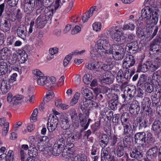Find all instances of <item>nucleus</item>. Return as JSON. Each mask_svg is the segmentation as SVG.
I'll list each match as a JSON object with an SVG mask.
<instances>
[{"instance_id":"f257e3e1","label":"nucleus","mask_w":161,"mask_h":161,"mask_svg":"<svg viewBox=\"0 0 161 161\" xmlns=\"http://www.w3.org/2000/svg\"><path fill=\"white\" fill-rule=\"evenodd\" d=\"M110 45L106 39L99 40L94 47H91L90 51V56L94 59L98 57L99 55L104 56L110 51Z\"/></svg>"},{"instance_id":"f03ea898","label":"nucleus","mask_w":161,"mask_h":161,"mask_svg":"<svg viewBox=\"0 0 161 161\" xmlns=\"http://www.w3.org/2000/svg\"><path fill=\"white\" fill-rule=\"evenodd\" d=\"M121 88V90H124V94H121L122 97L124 99V101H127L131 99L134 96L136 92V88L134 86L128 84V82L123 83L120 86L119 85L116 84L113 85L112 89V92H115L118 93L119 89Z\"/></svg>"},{"instance_id":"7ed1b4c3","label":"nucleus","mask_w":161,"mask_h":161,"mask_svg":"<svg viewBox=\"0 0 161 161\" xmlns=\"http://www.w3.org/2000/svg\"><path fill=\"white\" fill-rule=\"evenodd\" d=\"M114 62V60L111 58L107 60V64L106 65H103L102 62L97 61L86 63L85 66L88 69L95 71H99L102 69L107 70L113 68Z\"/></svg>"},{"instance_id":"20e7f679","label":"nucleus","mask_w":161,"mask_h":161,"mask_svg":"<svg viewBox=\"0 0 161 161\" xmlns=\"http://www.w3.org/2000/svg\"><path fill=\"white\" fill-rule=\"evenodd\" d=\"M119 26L113 27L108 30L111 38L114 42L119 45L124 44L127 40V35L122 33Z\"/></svg>"},{"instance_id":"39448f33","label":"nucleus","mask_w":161,"mask_h":161,"mask_svg":"<svg viewBox=\"0 0 161 161\" xmlns=\"http://www.w3.org/2000/svg\"><path fill=\"white\" fill-rule=\"evenodd\" d=\"M141 17L146 19L147 20L151 19V23L153 25H156L158 21V16L157 13L155 11H152L149 8L143 9L141 11Z\"/></svg>"},{"instance_id":"423d86ee","label":"nucleus","mask_w":161,"mask_h":161,"mask_svg":"<svg viewBox=\"0 0 161 161\" xmlns=\"http://www.w3.org/2000/svg\"><path fill=\"white\" fill-rule=\"evenodd\" d=\"M108 53H111L114 59L118 60H121L123 58L125 51L124 48L121 46L114 44L112 46L110 51Z\"/></svg>"},{"instance_id":"0eeeda50","label":"nucleus","mask_w":161,"mask_h":161,"mask_svg":"<svg viewBox=\"0 0 161 161\" xmlns=\"http://www.w3.org/2000/svg\"><path fill=\"white\" fill-rule=\"evenodd\" d=\"M60 0H56L53 5H48L45 6V8L44 11V18L47 21H50L51 20L54 10L56 9L59 7Z\"/></svg>"},{"instance_id":"6e6552de","label":"nucleus","mask_w":161,"mask_h":161,"mask_svg":"<svg viewBox=\"0 0 161 161\" xmlns=\"http://www.w3.org/2000/svg\"><path fill=\"white\" fill-rule=\"evenodd\" d=\"M58 120L56 115L50 114L49 115L47 124V128L50 132H53L57 128Z\"/></svg>"},{"instance_id":"1a4fd4ad","label":"nucleus","mask_w":161,"mask_h":161,"mask_svg":"<svg viewBox=\"0 0 161 161\" xmlns=\"http://www.w3.org/2000/svg\"><path fill=\"white\" fill-rule=\"evenodd\" d=\"M114 76L110 71H108L99 77V79L102 83L111 84L113 82Z\"/></svg>"},{"instance_id":"9d476101","label":"nucleus","mask_w":161,"mask_h":161,"mask_svg":"<svg viewBox=\"0 0 161 161\" xmlns=\"http://www.w3.org/2000/svg\"><path fill=\"white\" fill-rule=\"evenodd\" d=\"M65 145V140L63 138H60L57 141L53 146V151L54 154L56 155L59 154L61 152L62 149Z\"/></svg>"},{"instance_id":"9b49d317","label":"nucleus","mask_w":161,"mask_h":161,"mask_svg":"<svg viewBox=\"0 0 161 161\" xmlns=\"http://www.w3.org/2000/svg\"><path fill=\"white\" fill-rule=\"evenodd\" d=\"M135 60L133 56L128 55L124 59L123 63V68L128 69L133 66L135 64Z\"/></svg>"},{"instance_id":"f8f14e48","label":"nucleus","mask_w":161,"mask_h":161,"mask_svg":"<svg viewBox=\"0 0 161 161\" xmlns=\"http://www.w3.org/2000/svg\"><path fill=\"white\" fill-rule=\"evenodd\" d=\"M62 155L66 158L65 161H72L73 156V149L72 147L68 148L67 150L64 149L62 152Z\"/></svg>"},{"instance_id":"ddd939ff","label":"nucleus","mask_w":161,"mask_h":161,"mask_svg":"<svg viewBox=\"0 0 161 161\" xmlns=\"http://www.w3.org/2000/svg\"><path fill=\"white\" fill-rule=\"evenodd\" d=\"M81 137V135L80 132H74L71 134L67 138V142L69 143H71V145L73 146L72 143L75 142L77 141Z\"/></svg>"},{"instance_id":"4468645a","label":"nucleus","mask_w":161,"mask_h":161,"mask_svg":"<svg viewBox=\"0 0 161 161\" xmlns=\"http://www.w3.org/2000/svg\"><path fill=\"white\" fill-rule=\"evenodd\" d=\"M81 94L85 99L92 100L93 97V93L91 90L86 87H82L81 90Z\"/></svg>"},{"instance_id":"2eb2a0df","label":"nucleus","mask_w":161,"mask_h":161,"mask_svg":"<svg viewBox=\"0 0 161 161\" xmlns=\"http://www.w3.org/2000/svg\"><path fill=\"white\" fill-rule=\"evenodd\" d=\"M47 20L44 18L43 14L39 15L35 21V24L37 27L42 28L44 27Z\"/></svg>"},{"instance_id":"dca6fc26","label":"nucleus","mask_w":161,"mask_h":161,"mask_svg":"<svg viewBox=\"0 0 161 161\" xmlns=\"http://www.w3.org/2000/svg\"><path fill=\"white\" fill-rule=\"evenodd\" d=\"M138 48V43L136 41L127 44L125 47V50L130 53H132V52L136 51Z\"/></svg>"},{"instance_id":"f3484780","label":"nucleus","mask_w":161,"mask_h":161,"mask_svg":"<svg viewBox=\"0 0 161 161\" xmlns=\"http://www.w3.org/2000/svg\"><path fill=\"white\" fill-rule=\"evenodd\" d=\"M134 138L136 143L143 144L145 142L146 134L144 132L137 133L135 135Z\"/></svg>"},{"instance_id":"a211bd4d","label":"nucleus","mask_w":161,"mask_h":161,"mask_svg":"<svg viewBox=\"0 0 161 161\" xmlns=\"http://www.w3.org/2000/svg\"><path fill=\"white\" fill-rule=\"evenodd\" d=\"M96 7L95 6L91 7L87 12L83 14L82 18V20L83 22L85 23L86 22L89 18L92 15L93 12L96 11Z\"/></svg>"},{"instance_id":"6ab92c4d","label":"nucleus","mask_w":161,"mask_h":161,"mask_svg":"<svg viewBox=\"0 0 161 161\" xmlns=\"http://www.w3.org/2000/svg\"><path fill=\"white\" fill-rule=\"evenodd\" d=\"M78 116L81 125L82 127H84V130L88 128L90 122L92 121V120L90 119H89L87 123H86V118L85 116L81 114H80Z\"/></svg>"},{"instance_id":"aec40b11","label":"nucleus","mask_w":161,"mask_h":161,"mask_svg":"<svg viewBox=\"0 0 161 161\" xmlns=\"http://www.w3.org/2000/svg\"><path fill=\"white\" fill-rule=\"evenodd\" d=\"M24 6V10L26 13H29L32 10V8L35 5V0H27Z\"/></svg>"},{"instance_id":"412c9836","label":"nucleus","mask_w":161,"mask_h":161,"mask_svg":"<svg viewBox=\"0 0 161 161\" xmlns=\"http://www.w3.org/2000/svg\"><path fill=\"white\" fill-rule=\"evenodd\" d=\"M47 137V136H41L39 137L38 140L37 146L40 151H42L44 149V147L46 146L47 143L46 140Z\"/></svg>"},{"instance_id":"4be33fe9","label":"nucleus","mask_w":161,"mask_h":161,"mask_svg":"<svg viewBox=\"0 0 161 161\" xmlns=\"http://www.w3.org/2000/svg\"><path fill=\"white\" fill-rule=\"evenodd\" d=\"M38 151L34 145L31 144L29 145V149L28 150L29 155L31 157L35 158L38 155Z\"/></svg>"},{"instance_id":"5701e85b","label":"nucleus","mask_w":161,"mask_h":161,"mask_svg":"<svg viewBox=\"0 0 161 161\" xmlns=\"http://www.w3.org/2000/svg\"><path fill=\"white\" fill-rule=\"evenodd\" d=\"M61 127L65 130L69 129L70 126V123L69 119L67 117H64L61 118Z\"/></svg>"},{"instance_id":"b1692460","label":"nucleus","mask_w":161,"mask_h":161,"mask_svg":"<svg viewBox=\"0 0 161 161\" xmlns=\"http://www.w3.org/2000/svg\"><path fill=\"white\" fill-rule=\"evenodd\" d=\"M11 86L10 85L9 81L7 80H3L2 82L1 88L3 92L6 93L11 89Z\"/></svg>"},{"instance_id":"393cba45","label":"nucleus","mask_w":161,"mask_h":161,"mask_svg":"<svg viewBox=\"0 0 161 161\" xmlns=\"http://www.w3.org/2000/svg\"><path fill=\"white\" fill-rule=\"evenodd\" d=\"M26 27L23 25H20L17 29V34L20 37H25L27 35Z\"/></svg>"},{"instance_id":"a878e982","label":"nucleus","mask_w":161,"mask_h":161,"mask_svg":"<svg viewBox=\"0 0 161 161\" xmlns=\"http://www.w3.org/2000/svg\"><path fill=\"white\" fill-rule=\"evenodd\" d=\"M140 109L138 102L136 100L133 101L130 105L129 111L131 114L137 112Z\"/></svg>"},{"instance_id":"bb28decb","label":"nucleus","mask_w":161,"mask_h":161,"mask_svg":"<svg viewBox=\"0 0 161 161\" xmlns=\"http://www.w3.org/2000/svg\"><path fill=\"white\" fill-rule=\"evenodd\" d=\"M92 100L85 99L83 102V105L86 108H92L96 107L97 104Z\"/></svg>"},{"instance_id":"cd10ccee","label":"nucleus","mask_w":161,"mask_h":161,"mask_svg":"<svg viewBox=\"0 0 161 161\" xmlns=\"http://www.w3.org/2000/svg\"><path fill=\"white\" fill-rule=\"evenodd\" d=\"M113 99L111 101V103L109 104L110 108L112 110H115L117 109V104L118 100V97L117 94L114 93L112 96Z\"/></svg>"},{"instance_id":"c85d7f7f","label":"nucleus","mask_w":161,"mask_h":161,"mask_svg":"<svg viewBox=\"0 0 161 161\" xmlns=\"http://www.w3.org/2000/svg\"><path fill=\"white\" fill-rule=\"evenodd\" d=\"M8 64L3 61L0 62V75L4 74L6 73L8 70Z\"/></svg>"},{"instance_id":"c756f323","label":"nucleus","mask_w":161,"mask_h":161,"mask_svg":"<svg viewBox=\"0 0 161 161\" xmlns=\"http://www.w3.org/2000/svg\"><path fill=\"white\" fill-rule=\"evenodd\" d=\"M54 0H36V4L37 6L41 7L42 5L47 6L48 5H53V3Z\"/></svg>"},{"instance_id":"7c9ffc66","label":"nucleus","mask_w":161,"mask_h":161,"mask_svg":"<svg viewBox=\"0 0 161 161\" xmlns=\"http://www.w3.org/2000/svg\"><path fill=\"white\" fill-rule=\"evenodd\" d=\"M41 151L43 152V154L46 157H48L50 156L52 154L56 155V154H54L53 151V148L52 149L51 147H44V149L42 151Z\"/></svg>"},{"instance_id":"2f4dec72","label":"nucleus","mask_w":161,"mask_h":161,"mask_svg":"<svg viewBox=\"0 0 161 161\" xmlns=\"http://www.w3.org/2000/svg\"><path fill=\"white\" fill-rule=\"evenodd\" d=\"M153 131L159 132L161 131V122L159 120L154 121L153 124L151 128Z\"/></svg>"},{"instance_id":"473e14b6","label":"nucleus","mask_w":161,"mask_h":161,"mask_svg":"<svg viewBox=\"0 0 161 161\" xmlns=\"http://www.w3.org/2000/svg\"><path fill=\"white\" fill-rule=\"evenodd\" d=\"M124 128L123 133L124 135H131L133 133V130L131 125L130 124L123 125Z\"/></svg>"},{"instance_id":"72a5a7b5","label":"nucleus","mask_w":161,"mask_h":161,"mask_svg":"<svg viewBox=\"0 0 161 161\" xmlns=\"http://www.w3.org/2000/svg\"><path fill=\"white\" fill-rule=\"evenodd\" d=\"M9 50L7 47H4L0 50V59L4 60L7 58Z\"/></svg>"},{"instance_id":"f704fd0d","label":"nucleus","mask_w":161,"mask_h":161,"mask_svg":"<svg viewBox=\"0 0 161 161\" xmlns=\"http://www.w3.org/2000/svg\"><path fill=\"white\" fill-rule=\"evenodd\" d=\"M18 53L19 55V57L20 58V62L21 63H24L27 60L28 55L25 51L19 50L18 51Z\"/></svg>"},{"instance_id":"c9c22d12","label":"nucleus","mask_w":161,"mask_h":161,"mask_svg":"<svg viewBox=\"0 0 161 161\" xmlns=\"http://www.w3.org/2000/svg\"><path fill=\"white\" fill-rule=\"evenodd\" d=\"M47 81V77L44 75L41 77L36 78V82L38 85L41 86L46 85Z\"/></svg>"},{"instance_id":"e433bc0d","label":"nucleus","mask_w":161,"mask_h":161,"mask_svg":"<svg viewBox=\"0 0 161 161\" xmlns=\"http://www.w3.org/2000/svg\"><path fill=\"white\" fill-rule=\"evenodd\" d=\"M54 97V93L51 91H48L47 93L46 96L43 98V102L45 103L52 99Z\"/></svg>"},{"instance_id":"4c0bfd02","label":"nucleus","mask_w":161,"mask_h":161,"mask_svg":"<svg viewBox=\"0 0 161 161\" xmlns=\"http://www.w3.org/2000/svg\"><path fill=\"white\" fill-rule=\"evenodd\" d=\"M72 161H87V157L84 154H79L74 157Z\"/></svg>"},{"instance_id":"58836bf2","label":"nucleus","mask_w":161,"mask_h":161,"mask_svg":"<svg viewBox=\"0 0 161 161\" xmlns=\"http://www.w3.org/2000/svg\"><path fill=\"white\" fill-rule=\"evenodd\" d=\"M92 79V75L89 74L84 75L83 77L84 83L86 85L89 84Z\"/></svg>"},{"instance_id":"ea45409f","label":"nucleus","mask_w":161,"mask_h":161,"mask_svg":"<svg viewBox=\"0 0 161 161\" xmlns=\"http://www.w3.org/2000/svg\"><path fill=\"white\" fill-rule=\"evenodd\" d=\"M93 30L96 32L100 31L102 28V25L100 22H96L94 23L92 25Z\"/></svg>"},{"instance_id":"a19ab883","label":"nucleus","mask_w":161,"mask_h":161,"mask_svg":"<svg viewBox=\"0 0 161 161\" xmlns=\"http://www.w3.org/2000/svg\"><path fill=\"white\" fill-rule=\"evenodd\" d=\"M139 126L141 127L146 128L147 126V120L144 117H141L138 119Z\"/></svg>"},{"instance_id":"79ce46f5","label":"nucleus","mask_w":161,"mask_h":161,"mask_svg":"<svg viewBox=\"0 0 161 161\" xmlns=\"http://www.w3.org/2000/svg\"><path fill=\"white\" fill-rule=\"evenodd\" d=\"M138 69L139 71L143 72H145L147 71L149 69L147 62L139 65L138 67Z\"/></svg>"},{"instance_id":"37998d69","label":"nucleus","mask_w":161,"mask_h":161,"mask_svg":"<svg viewBox=\"0 0 161 161\" xmlns=\"http://www.w3.org/2000/svg\"><path fill=\"white\" fill-rule=\"evenodd\" d=\"M80 96V93L78 92H76L71 100L70 103V105L71 106L75 105L77 103Z\"/></svg>"},{"instance_id":"c03bdc74","label":"nucleus","mask_w":161,"mask_h":161,"mask_svg":"<svg viewBox=\"0 0 161 161\" xmlns=\"http://www.w3.org/2000/svg\"><path fill=\"white\" fill-rule=\"evenodd\" d=\"M116 78L117 81L119 83H122L124 77L123 72L122 70H120L117 72Z\"/></svg>"},{"instance_id":"a18cd8bd","label":"nucleus","mask_w":161,"mask_h":161,"mask_svg":"<svg viewBox=\"0 0 161 161\" xmlns=\"http://www.w3.org/2000/svg\"><path fill=\"white\" fill-rule=\"evenodd\" d=\"M151 104V101L149 98L145 97L144 98L142 103V107L143 108L149 107Z\"/></svg>"},{"instance_id":"49530a36","label":"nucleus","mask_w":161,"mask_h":161,"mask_svg":"<svg viewBox=\"0 0 161 161\" xmlns=\"http://www.w3.org/2000/svg\"><path fill=\"white\" fill-rule=\"evenodd\" d=\"M17 55L15 53L12 54L9 57L8 62L11 64H14L15 63L17 60Z\"/></svg>"},{"instance_id":"de8ad7c7","label":"nucleus","mask_w":161,"mask_h":161,"mask_svg":"<svg viewBox=\"0 0 161 161\" xmlns=\"http://www.w3.org/2000/svg\"><path fill=\"white\" fill-rule=\"evenodd\" d=\"M72 56V54L71 53L65 57L63 61V64L64 67H66L69 64Z\"/></svg>"},{"instance_id":"09e8293b","label":"nucleus","mask_w":161,"mask_h":161,"mask_svg":"<svg viewBox=\"0 0 161 161\" xmlns=\"http://www.w3.org/2000/svg\"><path fill=\"white\" fill-rule=\"evenodd\" d=\"M135 26L134 25L131 23H130L128 24H125L123 27L122 29L123 30H129L131 31H133L134 30Z\"/></svg>"},{"instance_id":"8fccbe9b","label":"nucleus","mask_w":161,"mask_h":161,"mask_svg":"<svg viewBox=\"0 0 161 161\" xmlns=\"http://www.w3.org/2000/svg\"><path fill=\"white\" fill-rule=\"evenodd\" d=\"M38 112L37 108H36L34 109L30 118V120L31 121L34 122L36 121Z\"/></svg>"},{"instance_id":"3c124183","label":"nucleus","mask_w":161,"mask_h":161,"mask_svg":"<svg viewBox=\"0 0 161 161\" xmlns=\"http://www.w3.org/2000/svg\"><path fill=\"white\" fill-rule=\"evenodd\" d=\"M14 155V153L13 151L9 150L6 156V161H13Z\"/></svg>"},{"instance_id":"603ef678","label":"nucleus","mask_w":161,"mask_h":161,"mask_svg":"<svg viewBox=\"0 0 161 161\" xmlns=\"http://www.w3.org/2000/svg\"><path fill=\"white\" fill-rule=\"evenodd\" d=\"M56 80V78L54 77L53 76L51 77L50 78V80H48V82L47 81L46 86L49 88H51L53 86Z\"/></svg>"},{"instance_id":"864d4df0","label":"nucleus","mask_w":161,"mask_h":161,"mask_svg":"<svg viewBox=\"0 0 161 161\" xmlns=\"http://www.w3.org/2000/svg\"><path fill=\"white\" fill-rule=\"evenodd\" d=\"M2 28L3 31L6 32L9 30L10 24L8 21H5L2 26Z\"/></svg>"},{"instance_id":"5fc2aeb1","label":"nucleus","mask_w":161,"mask_h":161,"mask_svg":"<svg viewBox=\"0 0 161 161\" xmlns=\"http://www.w3.org/2000/svg\"><path fill=\"white\" fill-rule=\"evenodd\" d=\"M32 73L37 78L41 77L44 75L40 70L38 69H35L33 70L32 71Z\"/></svg>"},{"instance_id":"6e6d98bb","label":"nucleus","mask_w":161,"mask_h":161,"mask_svg":"<svg viewBox=\"0 0 161 161\" xmlns=\"http://www.w3.org/2000/svg\"><path fill=\"white\" fill-rule=\"evenodd\" d=\"M149 69L151 71H154L158 69L155 65V64L153 63L152 61H147Z\"/></svg>"},{"instance_id":"4d7b16f0","label":"nucleus","mask_w":161,"mask_h":161,"mask_svg":"<svg viewBox=\"0 0 161 161\" xmlns=\"http://www.w3.org/2000/svg\"><path fill=\"white\" fill-rule=\"evenodd\" d=\"M147 80V76L145 75H142L140 77L138 82L140 85L144 84L146 83Z\"/></svg>"},{"instance_id":"13d9d810","label":"nucleus","mask_w":161,"mask_h":161,"mask_svg":"<svg viewBox=\"0 0 161 161\" xmlns=\"http://www.w3.org/2000/svg\"><path fill=\"white\" fill-rule=\"evenodd\" d=\"M14 97H13V95L11 93L9 92L7 95V101L10 103L11 104H14V102L13 100V98Z\"/></svg>"},{"instance_id":"bf43d9fd","label":"nucleus","mask_w":161,"mask_h":161,"mask_svg":"<svg viewBox=\"0 0 161 161\" xmlns=\"http://www.w3.org/2000/svg\"><path fill=\"white\" fill-rule=\"evenodd\" d=\"M74 4V2L71 0L69 1L67 5V7L65 9V12L66 13L69 12L72 9Z\"/></svg>"},{"instance_id":"052dcab7","label":"nucleus","mask_w":161,"mask_h":161,"mask_svg":"<svg viewBox=\"0 0 161 161\" xmlns=\"http://www.w3.org/2000/svg\"><path fill=\"white\" fill-rule=\"evenodd\" d=\"M69 115L71 117V119H76L78 118L77 113L74 109H72L70 110Z\"/></svg>"},{"instance_id":"680f3d73","label":"nucleus","mask_w":161,"mask_h":161,"mask_svg":"<svg viewBox=\"0 0 161 161\" xmlns=\"http://www.w3.org/2000/svg\"><path fill=\"white\" fill-rule=\"evenodd\" d=\"M158 151L157 147H155L149 149L148 152V154L153 155V156H155L156 155Z\"/></svg>"},{"instance_id":"e2e57ef3","label":"nucleus","mask_w":161,"mask_h":161,"mask_svg":"<svg viewBox=\"0 0 161 161\" xmlns=\"http://www.w3.org/2000/svg\"><path fill=\"white\" fill-rule=\"evenodd\" d=\"M152 61L155 64L157 69L161 65V59L160 58H157Z\"/></svg>"},{"instance_id":"0e129e2a","label":"nucleus","mask_w":161,"mask_h":161,"mask_svg":"<svg viewBox=\"0 0 161 161\" xmlns=\"http://www.w3.org/2000/svg\"><path fill=\"white\" fill-rule=\"evenodd\" d=\"M34 97L32 95L28 94L25 97V101L27 103H32Z\"/></svg>"},{"instance_id":"69168bd1","label":"nucleus","mask_w":161,"mask_h":161,"mask_svg":"<svg viewBox=\"0 0 161 161\" xmlns=\"http://www.w3.org/2000/svg\"><path fill=\"white\" fill-rule=\"evenodd\" d=\"M72 125L74 127V128H76L78 127L79 125V123L78 118L76 119H72Z\"/></svg>"},{"instance_id":"338daca9","label":"nucleus","mask_w":161,"mask_h":161,"mask_svg":"<svg viewBox=\"0 0 161 161\" xmlns=\"http://www.w3.org/2000/svg\"><path fill=\"white\" fill-rule=\"evenodd\" d=\"M81 30V27L78 25L76 26L71 31V33L73 35L79 32Z\"/></svg>"},{"instance_id":"774afa93","label":"nucleus","mask_w":161,"mask_h":161,"mask_svg":"<svg viewBox=\"0 0 161 161\" xmlns=\"http://www.w3.org/2000/svg\"><path fill=\"white\" fill-rule=\"evenodd\" d=\"M70 135V134H69V132L68 131L65 130L61 134V138H63L64 140H65V139H66L67 137L68 138Z\"/></svg>"}]
</instances>
